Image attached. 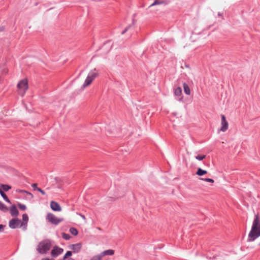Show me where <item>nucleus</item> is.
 Listing matches in <instances>:
<instances>
[{
    "label": "nucleus",
    "mask_w": 260,
    "mask_h": 260,
    "mask_svg": "<svg viewBox=\"0 0 260 260\" xmlns=\"http://www.w3.org/2000/svg\"><path fill=\"white\" fill-rule=\"evenodd\" d=\"M51 247L50 240L46 239L39 243L37 250L41 254L46 253Z\"/></svg>",
    "instance_id": "1"
},
{
    "label": "nucleus",
    "mask_w": 260,
    "mask_h": 260,
    "mask_svg": "<svg viewBox=\"0 0 260 260\" xmlns=\"http://www.w3.org/2000/svg\"><path fill=\"white\" fill-rule=\"evenodd\" d=\"M97 76L98 73L95 71L90 72L85 79V82L82 85V88H85L89 86Z\"/></svg>",
    "instance_id": "2"
},
{
    "label": "nucleus",
    "mask_w": 260,
    "mask_h": 260,
    "mask_svg": "<svg viewBox=\"0 0 260 260\" xmlns=\"http://www.w3.org/2000/svg\"><path fill=\"white\" fill-rule=\"evenodd\" d=\"M260 229V217L258 214H256L254 216V218L252 223L251 231L249 233L252 235V233L255 231Z\"/></svg>",
    "instance_id": "3"
},
{
    "label": "nucleus",
    "mask_w": 260,
    "mask_h": 260,
    "mask_svg": "<svg viewBox=\"0 0 260 260\" xmlns=\"http://www.w3.org/2000/svg\"><path fill=\"white\" fill-rule=\"evenodd\" d=\"M17 88L19 90H22L23 94H24L28 88V81L26 79L21 80L17 84Z\"/></svg>",
    "instance_id": "4"
},
{
    "label": "nucleus",
    "mask_w": 260,
    "mask_h": 260,
    "mask_svg": "<svg viewBox=\"0 0 260 260\" xmlns=\"http://www.w3.org/2000/svg\"><path fill=\"white\" fill-rule=\"evenodd\" d=\"M21 220L18 218H14L9 221V225L11 229H14L17 228H20L21 225Z\"/></svg>",
    "instance_id": "5"
},
{
    "label": "nucleus",
    "mask_w": 260,
    "mask_h": 260,
    "mask_svg": "<svg viewBox=\"0 0 260 260\" xmlns=\"http://www.w3.org/2000/svg\"><path fill=\"white\" fill-rule=\"evenodd\" d=\"M46 219L51 223L55 225L58 224L62 221L61 219L58 218L54 215L50 213L47 214Z\"/></svg>",
    "instance_id": "6"
},
{
    "label": "nucleus",
    "mask_w": 260,
    "mask_h": 260,
    "mask_svg": "<svg viewBox=\"0 0 260 260\" xmlns=\"http://www.w3.org/2000/svg\"><path fill=\"white\" fill-rule=\"evenodd\" d=\"M221 127L220 130L222 132H225L229 127L228 121L226 120L225 116L224 115H221Z\"/></svg>",
    "instance_id": "7"
},
{
    "label": "nucleus",
    "mask_w": 260,
    "mask_h": 260,
    "mask_svg": "<svg viewBox=\"0 0 260 260\" xmlns=\"http://www.w3.org/2000/svg\"><path fill=\"white\" fill-rule=\"evenodd\" d=\"M259 236H260V229L257 230V231H255L253 232L252 235H251V233H249L248 239L247 241L249 242L253 241Z\"/></svg>",
    "instance_id": "8"
},
{
    "label": "nucleus",
    "mask_w": 260,
    "mask_h": 260,
    "mask_svg": "<svg viewBox=\"0 0 260 260\" xmlns=\"http://www.w3.org/2000/svg\"><path fill=\"white\" fill-rule=\"evenodd\" d=\"M63 250L62 248H59L57 246H55L51 251V255L53 257H56L58 255L62 253Z\"/></svg>",
    "instance_id": "9"
},
{
    "label": "nucleus",
    "mask_w": 260,
    "mask_h": 260,
    "mask_svg": "<svg viewBox=\"0 0 260 260\" xmlns=\"http://www.w3.org/2000/svg\"><path fill=\"white\" fill-rule=\"evenodd\" d=\"M10 214L12 216L17 217L19 215V211L15 205H13L9 208Z\"/></svg>",
    "instance_id": "10"
},
{
    "label": "nucleus",
    "mask_w": 260,
    "mask_h": 260,
    "mask_svg": "<svg viewBox=\"0 0 260 260\" xmlns=\"http://www.w3.org/2000/svg\"><path fill=\"white\" fill-rule=\"evenodd\" d=\"M50 207L52 210L55 211H60L61 210V208L59 204L55 201L51 202Z\"/></svg>",
    "instance_id": "11"
},
{
    "label": "nucleus",
    "mask_w": 260,
    "mask_h": 260,
    "mask_svg": "<svg viewBox=\"0 0 260 260\" xmlns=\"http://www.w3.org/2000/svg\"><path fill=\"white\" fill-rule=\"evenodd\" d=\"M22 220L23 221H21L22 223L20 226H22L23 229L24 230H26L27 228V223L28 221V217L26 214H23L22 215Z\"/></svg>",
    "instance_id": "12"
},
{
    "label": "nucleus",
    "mask_w": 260,
    "mask_h": 260,
    "mask_svg": "<svg viewBox=\"0 0 260 260\" xmlns=\"http://www.w3.org/2000/svg\"><path fill=\"white\" fill-rule=\"evenodd\" d=\"M114 250L112 249H108L105 250L101 253L103 257L107 255H112L114 254Z\"/></svg>",
    "instance_id": "13"
},
{
    "label": "nucleus",
    "mask_w": 260,
    "mask_h": 260,
    "mask_svg": "<svg viewBox=\"0 0 260 260\" xmlns=\"http://www.w3.org/2000/svg\"><path fill=\"white\" fill-rule=\"evenodd\" d=\"M81 248V243H79L76 244H73L71 246V249L74 252H78L80 251Z\"/></svg>",
    "instance_id": "14"
},
{
    "label": "nucleus",
    "mask_w": 260,
    "mask_h": 260,
    "mask_svg": "<svg viewBox=\"0 0 260 260\" xmlns=\"http://www.w3.org/2000/svg\"><path fill=\"white\" fill-rule=\"evenodd\" d=\"M16 192H19V193H25L28 194L30 197L29 198H28L30 199H31L34 198V196L31 193H30L26 190H25L18 189L16 190Z\"/></svg>",
    "instance_id": "15"
},
{
    "label": "nucleus",
    "mask_w": 260,
    "mask_h": 260,
    "mask_svg": "<svg viewBox=\"0 0 260 260\" xmlns=\"http://www.w3.org/2000/svg\"><path fill=\"white\" fill-rule=\"evenodd\" d=\"M0 194L1 196L3 198V199L8 203L11 204V202L9 199L8 198L6 194L4 192V191L0 188Z\"/></svg>",
    "instance_id": "16"
},
{
    "label": "nucleus",
    "mask_w": 260,
    "mask_h": 260,
    "mask_svg": "<svg viewBox=\"0 0 260 260\" xmlns=\"http://www.w3.org/2000/svg\"><path fill=\"white\" fill-rule=\"evenodd\" d=\"M183 86L185 93L187 95H189L190 94V90L188 85L185 83H184L183 84Z\"/></svg>",
    "instance_id": "17"
},
{
    "label": "nucleus",
    "mask_w": 260,
    "mask_h": 260,
    "mask_svg": "<svg viewBox=\"0 0 260 260\" xmlns=\"http://www.w3.org/2000/svg\"><path fill=\"white\" fill-rule=\"evenodd\" d=\"M0 210L3 212H7L9 211L8 208L4 204L0 201Z\"/></svg>",
    "instance_id": "18"
},
{
    "label": "nucleus",
    "mask_w": 260,
    "mask_h": 260,
    "mask_svg": "<svg viewBox=\"0 0 260 260\" xmlns=\"http://www.w3.org/2000/svg\"><path fill=\"white\" fill-rule=\"evenodd\" d=\"M0 186L4 191H8L12 188L11 186L7 184H1Z\"/></svg>",
    "instance_id": "19"
},
{
    "label": "nucleus",
    "mask_w": 260,
    "mask_h": 260,
    "mask_svg": "<svg viewBox=\"0 0 260 260\" xmlns=\"http://www.w3.org/2000/svg\"><path fill=\"white\" fill-rule=\"evenodd\" d=\"M174 94L176 96H181L182 95V89L181 87H178L174 90Z\"/></svg>",
    "instance_id": "20"
},
{
    "label": "nucleus",
    "mask_w": 260,
    "mask_h": 260,
    "mask_svg": "<svg viewBox=\"0 0 260 260\" xmlns=\"http://www.w3.org/2000/svg\"><path fill=\"white\" fill-rule=\"evenodd\" d=\"M207 173V172L206 170H204L202 169L201 168H198L197 172H196V174L198 176H201L204 174H206Z\"/></svg>",
    "instance_id": "21"
},
{
    "label": "nucleus",
    "mask_w": 260,
    "mask_h": 260,
    "mask_svg": "<svg viewBox=\"0 0 260 260\" xmlns=\"http://www.w3.org/2000/svg\"><path fill=\"white\" fill-rule=\"evenodd\" d=\"M162 4H167V3L165 1H158V0H154V2L150 6V7Z\"/></svg>",
    "instance_id": "22"
},
{
    "label": "nucleus",
    "mask_w": 260,
    "mask_h": 260,
    "mask_svg": "<svg viewBox=\"0 0 260 260\" xmlns=\"http://www.w3.org/2000/svg\"><path fill=\"white\" fill-rule=\"evenodd\" d=\"M103 256H102L101 253L99 254L95 255L92 256L90 260H102Z\"/></svg>",
    "instance_id": "23"
},
{
    "label": "nucleus",
    "mask_w": 260,
    "mask_h": 260,
    "mask_svg": "<svg viewBox=\"0 0 260 260\" xmlns=\"http://www.w3.org/2000/svg\"><path fill=\"white\" fill-rule=\"evenodd\" d=\"M70 232L74 236H76L78 233L77 229L74 228H71L70 229Z\"/></svg>",
    "instance_id": "24"
},
{
    "label": "nucleus",
    "mask_w": 260,
    "mask_h": 260,
    "mask_svg": "<svg viewBox=\"0 0 260 260\" xmlns=\"http://www.w3.org/2000/svg\"><path fill=\"white\" fill-rule=\"evenodd\" d=\"M17 205H18L19 208L20 209V210H21L25 211L26 209V207L25 205L22 204L20 203H18Z\"/></svg>",
    "instance_id": "25"
},
{
    "label": "nucleus",
    "mask_w": 260,
    "mask_h": 260,
    "mask_svg": "<svg viewBox=\"0 0 260 260\" xmlns=\"http://www.w3.org/2000/svg\"><path fill=\"white\" fill-rule=\"evenodd\" d=\"M62 237L64 239L68 240L71 238V236L68 234H66L65 233H62Z\"/></svg>",
    "instance_id": "26"
},
{
    "label": "nucleus",
    "mask_w": 260,
    "mask_h": 260,
    "mask_svg": "<svg viewBox=\"0 0 260 260\" xmlns=\"http://www.w3.org/2000/svg\"><path fill=\"white\" fill-rule=\"evenodd\" d=\"M206 157V156L205 155H199L196 156L195 158L198 160H202L203 159L205 158Z\"/></svg>",
    "instance_id": "27"
},
{
    "label": "nucleus",
    "mask_w": 260,
    "mask_h": 260,
    "mask_svg": "<svg viewBox=\"0 0 260 260\" xmlns=\"http://www.w3.org/2000/svg\"><path fill=\"white\" fill-rule=\"evenodd\" d=\"M200 179L202 180L205 181L206 182H210V183H213L214 182L213 179H211V178H201Z\"/></svg>",
    "instance_id": "28"
},
{
    "label": "nucleus",
    "mask_w": 260,
    "mask_h": 260,
    "mask_svg": "<svg viewBox=\"0 0 260 260\" xmlns=\"http://www.w3.org/2000/svg\"><path fill=\"white\" fill-rule=\"evenodd\" d=\"M1 72V75H3L4 74H6L8 72V70L6 68H4L2 70Z\"/></svg>",
    "instance_id": "29"
},
{
    "label": "nucleus",
    "mask_w": 260,
    "mask_h": 260,
    "mask_svg": "<svg viewBox=\"0 0 260 260\" xmlns=\"http://www.w3.org/2000/svg\"><path fill=\"white\" fill-rule=\"evenodd\" d=\"M131 27V25H128L124 29V30H123L122 32H121V34L122 35H123L124 34L128 29L129 28Z\"/></svg>",
    "instance_id": "30"
},
{
    "label": "nucleus",
    "mask_w": 260,
    "mask_h": 260,
    "mask_svg": "<svg viewBox=\"0 0 260 260\" xmlns=\"http://www.w3.org/2000/svg\"><path fill=\"white\" fill-rule=\"evenodd\" d=\"M37 190L40 192L43 195L45 194V192L42 190L41 188H37Z\"/></svg>",
    "instance_id": "31"
},
{
    "label": "nucleus",
    "mask_w": 260,
    "mask_h": 260,
    "mask_svg": "<svg viewBox=\"0 0 260 260\" xmlns=\"http://www.w3.org/2000/svg\"><path fill=\"white\" fill-rule=\"evenodd\" d=\"M5 226L6 225H5L0 224V232H2L4 231Z\"/></svg>",
    "instance_id": "32"
},
{
    "label": "nucleus",
    "mask_w": 260,
    "mask_h": 260,
    "mask_svg": "<svg viewBox=\"0 0 260 260\" xmlns=\"http://www.w3.org/2000/svg\"><path fill=\"white\" fill-rule=\"evenodd\" d=\"M31 186L34 188V190H37V188H38L37 187V183H33L31 185Z\"/></svg>",
    "instance_id": "33"
},
{
    "label": "nucleus",
    "mask_w": 260,
    "mask_h": 260,
    "mask_svg": "<svg viewBox=\"0 0 260 260\" xmlns=\"http://www.w3.org/2000/svg\"><path fill=\"white\" fill-rule=\"evenodd\" d=\"M5 29V27L4 26H0V31H3Z\"/></svg>",
    "instance_id": "34"
},
{
    "label": "nucleus",
    "mask_w": 260,
    "mask_h": 260,
    "mask_svg": "<svg viewBox=\"0 0 260 260\" xmlns=\"http://www.w3.org/2000/svg\"><path fill=\"white\" fill-rule=\"evenodd\" d=\"M41 260H55V259L53 258L49 259L48 258H42Z\"/></svg>",
    "instance_id": "35"
},
{
    "label": "nucleus",
    "mask_w": 260,
    "mask_h": 260,
    "mask_svg": "<svg viewBox=\"0 0 260 260\" xmlns=\"http://www.w3.org/2000/svg\"><path fill=\"white\" fill-rule=\"evenodd\" d=\"M66 260H74V259L72 258H68Z\"/></svg>",
    "instance_id": "36"
},
{
    "label": "nucleus",
    "mask_w": 260,
    "mask_h": 260,
    "mask_svg": "<svg viewBox=\"0 0 260 260\" xmlns=\"http://www.w3.org/2000/svg\"><path fill=\"white\" fill-rule=\"evenodd\" d=\"M182 96H181V97L179 98V101H181V100H182Z\"/></svg>",
    "instance_id": "37"
},
{
    "label": "nucleus",
    "mask_w": 260,
    "mask_h": 260,
    "mask_svg": "<svg viewBox=\"0 0 260 260\" xmlns=\"http://www.w3.org/2000/svg\"><path fill=\"white\" fill-rule=\"evenodd\" d=\"M82 217L83 219H85V216L84 215H83L82 216Z\"/></svg>",
    "instance_id": "38"
},
{
    "label": "nucleus",
    "mask_w": 260,
    "mask_h": 260,
    "mask_svg": "<svg viewBox=\"0 0 260 260\" xmlns=\"http://www.w3.org/2000/svg\"><path fill=\"white\" fill-rule=\"evenodd\" d=\"M98 230H101V228H98Z\"/></svg>",
    "instance_id": "39"
},
{
    "label": "nucleus",
    "mask_w": 260,
    "mask_h": 260,
    "mask_svg": "<svg viewBox=\"0 0 260 260\" xmlns=\"http://www.w3.org/2000/svg\"><path fill=\"white\" fill-rule=\"evenodd\" d=\"M218 16H221V15L219 13H218Z\"/></svg>",
    "instance_id": "40"
},
{
    "label": "nucleus",
    "mask_w": 260,
    "mask_h": 260,
    "mask_svg": "<svg viewBox=\"0 0 260 260\" xmlns=\"http://www.w3.org/2000/svg\"><path fill=\"white\" fill-rule=\"evenodd\" d=\"M259 245H260V243H259Z\"/></svg>",
    "instance_id": "41"
}]
</instances>
